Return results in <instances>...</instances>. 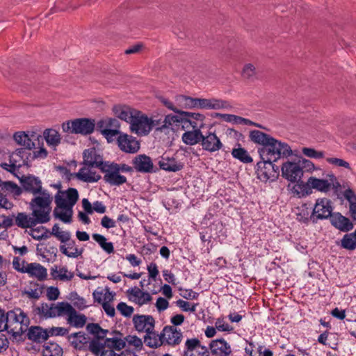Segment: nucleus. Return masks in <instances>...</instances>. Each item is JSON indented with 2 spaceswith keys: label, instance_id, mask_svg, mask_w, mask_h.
Wrapping results in <instances>:
<instances>
[{
  "label": "nucleus",
  "instance_id": "f257e3e1",
  "mask_svg": "<svg viewBox=\"0 0 356 356\" xmlns=\"http://www.w3.org/2000/svg\"><path fill=\"white\" fill-rule=\"evenodd\" d=\"M250 138L253 143L261 145V147L258 148V153L261 159L264 161H277L282 157H289L293 154L291 147L287 143L259 130L251 131Z\"/></svg>",
  "mask_w": 356,
  "mask_h": 356
},
{
  "label": "nucleus",
  "instance_id": "f03ea898",
  "mask_svg": "<svg viewBox=\"0 0 356 356\" xmlns=\"http://www.w3.org/2000/svg\"><path fill=\"white\" fill-rule=\"evenodd\" d=\"M34 195L30 203L32 215L39 223H46L50 220L53 197L47 190H42Z\"/></svg>",
  "mask_w": 356,
  "mask_h": 356
},
{
  "label": "nucleus",
  "instance_id": "7ed1b4c3",
  "mask_svg": "<svg viewBox=\"0 0 356 356\" xmlns=\"http://www.w3.org/2000/svg\"><path fill=\"white\" fill-rule=\"evenodd\" d=\"M6 330L15 337L20 336L28 329L29 318L20 309L9 311L6 316Z\"/></svg>",
  "mask_w": 356,
  "mask_h": 356
},
{
  "label": "nucleus",
  "instance_id": "20e7f679",
  "mask_svg": "<svg viewBox=\"0 0 356 356\" xmlns=\"http://www.w3.org/2000/svg\"><path fill=\"white\" fill-rule=\"evenodd\" d=\"M73 307L67 302H58L56 303L43 302L38 307V314L46 318L65 317L67 318Z\"/></svg>",
  "mask_w": 356,
  "mask_h": 356
},
{
  "label": "nucleus",
  "instance_id": "39448f33",
  "mask_svg": "<svg viewBox=\"0 0 356 356\" xmlns=\"http://www.w3.org/2000/svg\"><path fill=\"white\" fill-rule=\"evenodd\" d=\"M95 127V120L88 118H77L72 121L65 122L62 124V129L64 132L83 136L92 134Z\"/></svg>",
  "mask_w": 356,
  "mask_h": 356
},
{
  "label": "nucleus",
  "instance_id": "423d86ee",
  "mask_svg": "<svg viewBox=\"0 0 356 356\" xmlns=\"http://www.w3.org/2000/svg\"><path fill=\"white\" fill-rule=\"evenodd\" d=\"M130 123V130L138 136H147L154 127V121L140 111H136Z\"/></svg>",
  "mask_w": 356,
  "mask_h": 356
},
{
  "label": "nucleus",
  "instance_id": "0eeeda50",
  "mask_svg": "<svg viewBox=\"0 0 356 356\" xmlns=\"http://www.w3.org/2000/svg\"><path fill=\"white\" fill-rule=\"evenodd\" d=\"M327 177V179H324L311 177L308 179V184L313 189L322 193H327L331 188L337 191L341 189V185L333 173L328 174Z\"/></svg>",
  "mask_w": 356,
  "mask_h": 356
},
{
  "label": "nucleus",
  "instance_id": "6e6552de",
  "mask_svg": "<svg viewBox=\"0 0 356 356\" xmlns=\"http://www.w3.org/2000/svg\"><path fill=\"white\" fill-rule=\"evenodd\" d=\"M30 150L18 148L10 155V164L1 163V166L8 172H14L22 166L28 165Z\"/></svg>",
  "mask_w": 356,
  "mask_h": 356
},
{
  "label": "nucleus",
  "instance_id": "1a4fd4ad",
  "mask_svg": "<svg viewBox=\"0 0 356 356\" xmlns=\"http://www.w3.org/2000/svg\"><path fill=\"white\" fill-rule=\"evenodd\" d=\"M334 207L331 200L322 197L316 200L311 215V219L313 222L318 220H325L330 218L333 213Z\"/></svg>",
  "mask_w": 356,
  "mask_h": 356
},
{
  "label": "nucleus",
  "instance_id": "9d476101",
  "mask_svg": "<svg viewBox=\"0 0 356 356\" xmlns=\"http://www.w3.org/2000/svg\"><path fill=\"white\" fill-rule=\"evenodd\" d=\"M274 161H264L261 159L257 164V168L256 173L257 178L263 181H273L278 177V167L275 165Z\"/></svg>",
  "mask_w": 356,
  "mask_h": 356
},
{
  "label": "nucleus",
  "instance_id": "9b49d317",
  "mask_svg": "<svg viewBox=\"0 0 356 356\" xmlns=\"http://www.w3.org/2000/svg\"><path fill=\"white\" fill-rule=\"evenodd\" d=\"M102 172L104 173V181L111 186H119L127 181V177L122 175L109 161L106 162V165L102 168Z\"/></svg>",
  "mask_w": 356,
  "mask_h": 356
},
{
  "label": "nucleus",
  "instance_id": "f8f14e48",
  "mask_svg": "<svg viewBox=\"0 0 356 356\" xmlns=\"http://www.w3.org/2000/svg\"><path fill=\"white\" fill-rule=\"evenodd\" d=\"M195 108L212 109V110H227L230 111L233 108L232 104L227 100L222 99L211 98L202 99L196 98Z\"/></svg>",
  "mask_w": 356,
  "mask_h": 356
},
{
  "label": "nucleus",
  "instance_id": "ddd939ff",
  "mask_svg": "<svg viewBox=\"0 0 356 356\" xmlns=\"http://www.w3.org/2000/svg\"><path fill=\"white\" fill-rule=\"evenodd\" d=\"M79 199V193L76 188H70L65 191H59L55 195L56 207L73 208Z\"/></svg>",
  "mask_w": 356,
  "mask_h": 356
},
{
  "label": "nucleus",
  "instance_id": "4468645a",
  "mask_svg": "<svg viewBox=\"0 0 356 356\" xmlns=\"http://www.w3.org/2000/svg\"><path fill=\"white\" fill-rule=\"evenodd\" d=\"M200 145L204 151L210 153L218 152L223 147L222 143L216 133L210 131L205 134H202Z\"/></svg>",
  "mask_w": 356,
  "mask_h": 356
},
{
  "label": "nucleus",
  "instance_id": "2eb2a0df",
  "mask_svg": "<svg viewBox=\"0 0 356 356\" xmlns=\"http://www.w3.org/2000/svg\"><path fill=\"white\" fill-rule=\"evenodd\" d=\"M133 324L136 331L145 334L153 331L155 327V320L151 315L136 314L133 316Z\"/></svg>",
  "mask_w": 356,
  "mask_h": 356
},
{
  "label": "nucleus",
  "instance_id": "dca6fc26",
  "mask_svg": "<svg viewBox=\"0 0 356 356\" xmlns=\"http://www.w3.org/2000/svg\"><path fill=\"white\" fill-rule=\"evenodd\" d=\"M282 174L286 179L294 183L302 178L303 170L298 163L287 161L282 166Z\"/></svg>",
  "mask_w": 356,
  "mask_h": 356
},
{
  "label": "nucleus",
  "instance_id": "f3484780",
  "mask_svg": "<svg viewBox=\"0 0 356 356\" xmlns=\"http://www.w3.org/2000/svg\"><path fill=\"white\" fill-rule=\"evenodd\" d=\"M119 148L124 152L134 154L140 149V143L132 136L120 134L117 138Z\"/></svg>",
  "mask_w": 356,
  "mask_h": 356
},
{
  "label": "nucleus",
  "instance_id": "a211bd4d",
  "mask_svg": "<svg viewBox=\"0 0 356 356\" xmlns=\"http://www.w3.org/2000/svg\"><path fill=\"white\" fill-rule=\"evenodd\" d=\"M184 356H209L208 348L196 338L188 339L185 342Z\"/></svg>",
  "mask_w": 356,
  "mask_h": 356
},
{
  "label": "nucleus",
  "instance_id": "6ab92c4d",
  "mask_svg": "<svg viewBox=\"0 0 356 356\" xmlns=\"http://www.w3.org/2000/svg\"><path fill=\"white\" fill-rule=\"evenodd\" d=\"M182 332L176 327L167 325L164 327L161 332V338L163 344L175 346L179 345L182 340Z\"/></svg>",
  "mask_w": 356,
  "mask_h": 356
},
{
  "label": "nucleus",
  "instance_id": "aec40b11",
  "mask_svg": "<svg viewBox=\"0 0 356 356\" xmlns=\"http://www.w3.org/2000/svg\"><path fill=\"white\" fill-rule=\"evenodd\" d=\"M95 167L83 165L77 172L74 174L75 177L83 182L94 183L101 179V175L94 169Z\"/></svg>",
  "mask_w": 356,
  "mask_h": 356
},
{
  "label": "nucleus",
  "instance_id": "412c9836",
  "mask_svg": "<svg viewBox=\"0 0 356 356\" xmlns=\"http://www.w3.org/2000/svg\"><path fill=\"white\" fill-rule=\"evenodd\" d=\"M83 165L95 167L101 170L106 165V161H103L102 156L97 152L95 148L86 149L83 153Z\"/></svg>",
  "mask_w": 356,
  "mask_h": 356
},
{
  "label": "nucleus",
  "instance_id": "4be33fe9",
  "mask_svg": "<svg viewBox=\"0 0 356 356\" xmlns=\"http://www.w3.org/2000/svg\"><path fill=\"white\" fill-rule=\"evenodd\" d=\"M129 300L139 306L148 304L152 300L151 295L147 292L135 287L127 291Z\"/></svg>",
  "mask_w": 356,
  "mask_h": 356
},
{
  "label": "nucleus",
  "instance_id": "5701e85b",
  "mask_svg": "<svg viewBox=\"0 0 356 356\" xmlns=\"http://www.w3.org/2000/svg\"><path fill=\"white\" fill-rule=\"evenodd\" d=\"M330 220L332 226L341 232H348L353 228V224L350 219L339 212L333 213Z\"/></svg>",
  "mask_w": 356,
  "mask_h": 356
},
{
  "label": "nucleus",
  "instance_id": "b1692460",
  "mask_svg": "<svg viewBox=\"0 0 356 356\" xmlns=\"http://www.w3.org/2000/svg\"><path fill=\"white\" fill-rule=\"evenodd\" d=\"M134 169L139 172H151L153 170V163L150 157L145 154L136 156L132 161Z\"/></svg>",
  "mask_w": 356,
  "mask_h": 356
},
{
  "label": "nucleus",
  "instance_id": "393cba45",
  "mask_svg": "<svg viewBox=\"0 0 356 356\" xmlns=\"http://www.w3.org/2000/svg\"><path fill=\"white\" fill-rule=\"evenodd\" d=\"M202 125H197V127H193V130L186 131L181 136L182 142L190 146L200 143L202 132L201 129Z\"/></svg>",
  "mask_w": 356,
  "mask_h": 356
},
{
  "label": "nucleus",
  "instance_id": "a878e982",
  "mask_svg": "<svg viewBox=\"0 0 356 356\" xmlns=\"http://www.w3.org/2000/svg\"><path fill=\"white\" fill-rule=\"evenodd\" d=\"M209 348L211 353L216 356H228L232 353L229 344L223 339L211 341Z\"/></svg>",
  "mask_w": 356,
  "mask_h": 356
},
{
  "label": "nucleus",
  "instance_id": "bb28decb",
  "mask_svg": "<svg viewBox=\"0 0 356 356\" xmlns=\"http://www.w3.org/2000/svg\"><path fill=\"white\" fill-rule=\"evenodd\" d=\"M22 186L25 191L37 195L42 191L41 180L33 175H29L22 179Z\"/></svg>",
  "mask_w": 356,
  "mask_h": 356
},
{
  "label": "nucleus",
  "instance_id": "cd10ccee",
  "mask_svg": "<svg viewBox=\"0 0 356 356\" xmlns=\"http://www.w3.org/2000/svg\"><path fill=\"white\" fill-rule=\"evenodd\" d=\"M0 195L6 197L10 195L14 198L18 197L22 193V188L13 181H1L0 184Z\"/></svg>",
  "mask_w": 356,
  "mask_h": 356
},
{
  "label": "nucleus",
  "instance_id": "c85d7f7f",
  "mask_svg": "<svg viewBox=\"0 0 356 356\" xmlns=\"http://www.w3.org/2000/svg\"><path fill=\"white\" fill-rule=\"evenodd\" d=\"M216 116L227 122H230L234 124H245L249 126H255L257 127H261V126L259 124L255 123L249 119L244 118L233 114L216 113Z\"/></svg>",
  "mask_w": 356,
  "mask_h": 356
},
{
  "label": "nucleus",
  "instance_id": "c756f323",
  "mask_svg": "<svg viewBox=\"0 0 356 356\" xmlns=\"http://www.w3.org/2000/svg\"><path fill=\"white\" fill-rule=\"evenodd\" d=\"M113 111L118 118L130 124L137 110L125 105H118L113 107Z\"/></svg>",
  "mask_w": 356,
  "mask_h": 356
},
{
  "label": "nucleus",
  "instance_id": "7c9ffc66",
  "mask_svg": "<svg viewBox=\"0 0 356 356\" xmlns=\"http://www.w3.org/2000/svg\"><path fill=\"white\" fill-rule=\"evenodd\" d=\"M25 273H28L31 277H35L38 280H44L47 275V269L38 263H30L26 265Z\"/></svg>",
  "mask_w": 356,
  "mask_h": 356
},
{
  "label": "nucleus",
  "instance_id": "2f4dec72",
  "mask_svg": "<svg viewBox=\"0 0 356 356\" xmlns=\"http://www.w3.org/2000/svg\"><path fill=\"white\" fill-rule=\"evenodd\" d=\"M184 111L178 110L177 112H175L177 115H167L165 117L163 123L164 127L168 129H171L173 131H178L180 129V124L181 122V119L183 116H185L183 113Z\"/></svg>",
  "mask_w": 356,
  "mask_h": 356
},
{
  "label": "nucleus",
  "instance_id": "473e14b6",
  "mask_svg": "<svg viewBox=\"0 0 356 356\" xmlns=\"http://www.w3.org/2000/svg\"><path fill=\"white\" fill-rule=\"evenodd\" d=\"M69 339L72 345L79 350H86L90 341L89 337L82 332L70 334Z\"/></svg>",
  "mask_w": 356,
  "mask_h": 356
},
{
  "label": "nucleus",
  "instance_id": "72a5a7b5",
  "mask_svg": "<svg viewBox=\"0 0 356 356\" xmlns=\"http://www.w3.org/2000/svg\"><path fill=\"white\" fill-rule=\"evenodd\" d=\"M159 167L165 171L177 172L183 168V164L178 162L175 158L162 156L159 162Z\"/></svg>",
  "mask_w": 356,
  "mask_h": 356
},
{
  "label": "nucleus",
  "instance_id": "f704fd0d",
  "mask_svg": "<svg viewBox=\"0 0 356 356\" xmlns=\"http://www.w3.org/2000/svg\"><path fill=\"white\" fill-rule=\"evenodd\" d=\"M67 324L76 328L83 327L87 321L86 316L83 314L78 313L73 307L66 318Z\"/></svg>",
  "mask_w": 356,
  "mask_h": 356
},
{
  "label": "nucleus",
  "instance_id": "c9c22d12",
  "mask_svg": "<svg viewBox=\"0 0 356 356\" xmlns=\"http://www.w3.org/2000/svg\"><path fill=\"white\" fill-rule=\"evenodd\" d=\"M60 251L68 257L77 258L82 254L83 249L78 248L75 241L70 240L66 245H60Z\"/></svg>",
  "mask_w": 356,
  "mask_h": 356
},
{
  "label": "nucleus",
  "instance_id": "e433bc0d",
  "mask_svg": "<svg viewBox=\"0 0 356 356\" xmlns=\"http://www.w3.org/2000/svg\"><path fill=\"white\" fill-rule=\"evenodd\" d=\"M28 338L37 343H41L47 339L49 333L47 330H43L42 327L35 326L29 329L27 334Z\"/></svg>",
  "mask_w": 356,
  "mask_h": 356
},
{
  "label": "nucleus",
  "instance_id": "4c0bfd02",
  "mask_svg": "<svg viewBox=\"0 0 356 356\" xmlns=\"http://www.w3.org/2000/svg\"><path fill=\"white\" fill-rule=\"evenodd\" d=\"M13 139L17 145L23 146L24 149L27 150H31L35 146L32 139L24 131L15 132L13 135Z\"/></svg>",
  "mask_w": 356,
  "mask_h": 356
},
{
  "label": "nucleus",
  "instance_id": "58836bf2",
  "mask_svg": "<svg viewBox=\"0 0 356 356\" xmlns=\"http://www.w3.org/2000/svg\"><path fill=\"white\" fill-rule=\"evenodd\" d=\"M144 343L149 348H156L160 347L163 344L161 333L159 334L156 333L154 330L146 333L144 337Z\"/></svg>",
  "mask_w": 356,
  "mask_h": 356
},
{
  "label": "nucleus",
  "instance_id": "ea45409f",
  "mask_svg": "<svg viewBox=\"0 0 356 356\" xmlns=\"http://www.w3.org/2000/svg\"><path fill=\"white\" fill-rule=\"evenodd\" d=\"M39 223L36 218L29 217L24 213H19L15 217V224L21 228H31Z\"/></svg>",
  "mask_w": 356,
  "mask_h": 356
},
{
  "label": "nucleus",
  "instance_id": "a19ab883",
  "mask_svg": "<svg viewBox=\"0 0 356 356\" xmlns=\"http://www.w3.org/2000/svg\"><path fill=\"white\" fill-rule=\"evenodd\" d=\"M72 208L56 207L54 210V216L56 218L60 220L65 223H70L72 221Z\"/></svg>",
  "mask_w": 356,
  "mask_h": 356
},
{
  "label": "nucleus",
  "instance_id": "79ce46f5",
  "mask_svg": "<svg viewBox=\"0 0 356 356\" xmlns=\"http://www.w3.org/2000/svg\"><path fill=\"white\" fill-rule=\"evenodd\" d=\"M44 138L48 144L51 147H56L60 143V135L58 131L54 129H47L44 131Z\"/></svg>",
  "mask_w": 356,
  "mask_h": 356
},
{
  "label": "nucleus",
  "instance_id": "37998d69",
  "mask_svg": "<svg viewBox=\"0 0 356 356\" xmlns=\"http://www.w3.org/2000/svg\"><path fill=\"white\" fill-rule=\"evenodd\" d=\"M177 107L185 109L195 108L196 98L179 95L175 98Z\"/></svg>",
  "mask_w": 356,
  "mask_h": 356
},
{
  "label": "nucleus",
  "instance_id": "c03bdc74",
  "mask_svg": "<svg viewBox=\"0 0 356 356\" xmlns=\"http://www.w3.org/2000/svg\"><path fill=\"white\" fill-rule=\"evenodd\" d=\"M344 198L349 203V211L351 217L356 221V194L350 188L345 190L343 192Z\"/></svg>",
  "mask_w": 356,
  "mask_h": 356
},
{
  "label": "nucleus",
  "instance_id": "a18cd8bd",
  "mask_svg": "<svg viewBox=\"0 0 356 356\" xmlns=\"http://www.w3.org/2000/svg\"><path fill=\"white\" fill-rule=\"evenodd\" d=\"M51 275L55 278L62 281H70L73 277V273L69 271L65 266L53 268L51 269Z\"/></svg>",
  "mask_w": 356,
  "mask_h": 356
},
{
  "label": "nucleus",
  "instance_id": "49530a36",
  "mask_svg": "<svg viewBox=\"0 0 356 356\" xmlns=\"http://www.w3.org/2000/svg\"><path fill=\"white\" fill-rule=\"evenodd\" d=\"M92 238L107 254H110L114 252L113 243L112 242L107 241V239L104 236L99 234H93L92 235Z\"/></svg>",
  "mask_w": 356,
  "mask_h": 356
},
{
  "label": "nucleus",
  "instance_id": "de8ad7c7",
  "mask_svg": "<svg viewBox=\"0 0 356 356\" xmlns=\"http://www.w3.org/2000/svg\"><path fill=\"white\" fill-rule=\"evenodd\" d=\"M42 355L43 356H62L63 349L58 343L49 341L44 346Z\"/></svg>",
  "mask_w": 356,
  "mask_h": 356
},
{
  "label": "nucleus",
  "instance_id": "09e8293b",
  "mask_svg": "<svg viewBox=\"0 0 356 356\" xmlns=\"http://www.w3.org/2000/svg\"><path fill=\"white\" fill-rule=\"evenodd\" d=\"M340 245L341 248L353 250L356 248V234L355 232L350 234H346L341 240Z\"/></svg>",
  "mask_w": 356,
  "mask_h": 356
},
{
  "label": "nucleus",
  "instance_id": "8fccbe9b",
  "mask_svg": "<svg viewBox=\"0 0 356 356\" xmlns=\"http://www.w3.org/2000/svg\"><path fill=\"white\" fill-rule=\"evenodd\" d=\"M238 148H234L232 151V155L234 158L239 160L244 163H249L252 161V157L249 155L248 151L240 147L238 144Z\"/></svg>",
  "mask_w": 356,
  "mask_h": 356
},
{
  "label": "nucleus",
  "instance_id": "3c124183",
  "mask_svg": "<svg viewBox=\"0 0 356 356\" xmlns=\"http://www.w3.org/2000/svg\"><path fill=\"white\" fill-rule=\"evenodd\" d=\"M126 343L124 339L119 337L106 338L104 341V346L109 348V350L115 349L120 350L124 348Z\"/></svg>",
  "mask_w": 356,
  "mask_h": 356
},
{
  "label": "nucleus",
  "instance_id": "603ef678",
  "mask_svg": "<svg viewBox=\"0 0 356 356\" xmlns=\"http://www.w3.org/2000/svg\"><path fill=\"white\" fill-rule=\"evenodd\" d=\"M31 286L23 291L22 293L30 299L38 300L40 298L42 293V287L40 286L38 284L31 283Z\"/></svg>",
  "mask_w": 356,
  "mask_h": 356
},
{
  "label": "nucleus",
  "instance_id": "864d4df0",
  "mask_svg": "<svg viewBox=\"0 0 356 356\" xmlns=\"http://www.w3.org/2000/svg\"><path fill=\"white\" fill-rule=\"evenodd\" d=\"M29 234L31 236L33 239L40 241L49 238V232L43 226H40L37 228H33V227H32L29 231Z\"/></svg>",
  "mask_w": 356,
  "mask_h": 356
},
{
  "label": "nucleus",
  "instance_id": "5fc2aeb1",
  "mask_svg": "<svg viewBox=\"0 0 356 356\" xmlns=\"http://www.w3.org/2000/svg\"><path fill=\"white\" fill-rule=\"evenodd\" d=\"M87 331L98 339H104L108 330L102 329L97 323H89L86 326Z\"/></svg>",
  "mask_w": 356,
  "mask_h": 356
},
{
  "label": "nucleus",
  "instance_id": "6e6d98bb",
  "mask_svg": "<svg viewBox=\"0 0 356 356\" xmlns=\"http://www.w3.org/2000/svg\"><path fill=\"white\" fill-rule=\"evenodd\" d=\"M257 74V71L255 65L252 63H246L244 65L241 75L248 80H253Z\"/></svg>",
  "mask_w": 356,
  "mask_h": 356
},
{
  "label": "nucleus",
  "instance_id": "4d7b16f0",
  "mask_svg": "<svg viewBox=\"0 0 356 356\" xmlns=\"http://www.w3.org/2000/svg\"><path fill=\"white\" fill-rule=\"evenodd\" d=\"M104 345L99 343L97 340L89 341L87 348L96 356H100L102 353L104 351Z\"/></svg>",
  "mask_w": 356,
  "mask_h": 356
},
{
  "label": "nucleus",
  "instance_id": "13d9d810",
  "mask_svg": "<svg viewBox=\"0 0 356 356\" xmlns=\"http://www.w3.org/2000/svg\"><path fill=\"white\" fill-rule=\"evenodd\" d=\"M175 303L183 312H195L197 306V303H191L181 299H179Z\"/></svg>",
  "mask_w": 356,
  "mask_h": 356
},
{
  "label": "nucleus",
  "instance_id": "bf43d9fd",
  "mask_svg": "<svg viewBox=\"0 0 356 356\" xmlns=\"http://www.w3.org/2000/svg\"><path fill=\"white\" fill-rule=\"evenodd\" d=\"M302 153L309 157L312 159H322L324 157V152L322 151H317L314 149V148L310 147H303L302 149Z\"/></svg>",
  "mask_w": 356,
  "mask_h": 356
},
{
  "label": "nucleus",
  "instance_id": "052dcab7",
  "mask_svg": "<svg viewBox=\"0 0 356 356\" xmlns=\"http://www.w3.org/2000/svg\"><path fill=\"white\" fill-rule=\"evenodd\" d=\"M117 309L125 317H130L134 311L133 307L129 306L123 302L118 303L117 305Z\"/></svg>",
  "mask_w": 356,
  "mask_h": 356
},
{
  "label": "nucleus",
  "instance_id": "680f3d73",
  "mask_svg": "<svg viewBox=\"0 0 356 356\" xmlns=\"http://www.w3.org/2000/svg\"><path fill=\"white\" fill-rule=\"evenodd\" d=\"M326 161L330 164L334 165L337 167H342L346 169H350V165L348 162L346 161L343 159L329 157L326 159Z\"/></svg>",
  "mask_w": 356,
  "mask_h": 356
},
{
  "label": "nucleus",
  "instance_id": "e2e57ef3",
  "mask_svg": "<svg viewBox=\"0 0 356 356\" xmlns=\"http://www.w3.org/2000/svg\"><path fill=\"white\" fill-rule=\"evenodd\" d=\"M181 124H180V129L181 130H188L190 128L193 127H197V125L198 124V122H196L194 120H192V119L189 118L187 116H183L181 119Z\"/></svg>",
  "mask_w": 356,
  "mask_h": 356
},
{
  "label": "nucleus",
  "instance_id": "0e129e2a",
  "mask_svg": "<svg viewBox=\"0 0 356 356\" xmlns=\"http://www.w3.org/2000/svg\"><path fill=\"white\" fill-rule=\"evenodd\" d=\"M71 296L72 300L74 301V306L76 307L79 310H83L88 307L86 301L83 298L80 297L77 295V293H72Z\"/></svg>",
  "mask_w": 356,
  "mask_h": 356
},
{
  "label": "nucleus",
  "instance_id": "69168bd1",
  "mask_svg": "<svg viewBox=\"0 0 356 356\" xmlns=\"http://www.w3.org/2000/svg\"><path fill=\"white\" fill-rule=\"evenodd\" d=\"M111 296V293L109 292L108 291H107L106 293H105L104 294L103 293V292L102 291H95L93 292V297H94L95 300L97 301V302L102 303V304H103L104 302H106L107 299L110 300Z\"/></svg>",
  "mask_w": 356,
  "mask_h": 356
},
{
  "label": "nucleus",
  "instance_id": "338daca9",
  "mask_svg": "<svg viewBox=\"0 0 356 356\" xmlns=\"http://www.w3.org/2000/svg\"><path fill=\"white\" fill-rule=\"evenodd\" d=\"M215 325L216 329L219 331L231 332L233 330V327L228 323H225L222 318H218Z\"/></svg>",
  "mask_w": 356,
  "mask_h": 356
},
{
  "label": "nucleus",
  "instance_id": "774afa93",
  "mask_svg": "<svg viewBox=\"0 0 356 356\" xmlns=\"http://www.w3.org/2000/svg\"><path fill=\"white\" fill-rule=\"evenodd\" d=\"M49 336H65L68 333V329L62 327H54L47 330Z\"/></svg>",
  "mask_w": 356,
  "mask_h": 356
}]
</instances>
